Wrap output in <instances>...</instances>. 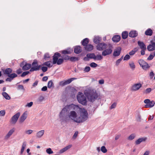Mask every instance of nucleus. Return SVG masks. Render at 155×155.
Listing matches in <instances>:
<instances>
[{
	"mask_svg": "<svg viewBox=\"0 0 155 155\" xmlns=\"http://www.w3.org/2000/svg\"><path fill=\"white\" fill-rule=\"evenodd\" d=\"M84 93L87 99L91 102H94L98 97L96 91L91 87H86Z\"/></svg>",
	"mask_w": 155,
	"mask_h": 155,
	"instance_id": "1",
	"label": "nucleus"
},
{
	"mask_svg": "<svg viewBox=\"0 0 155 155\" xmlns=\"http://www.w3.org/2000/svg\"><path fill=\"white\" fill-rule=\"evenodd\" d=\"M78 107L74 110L78 111L80 113V116L78 117V123L84 122L87 120L88 118V114L86 110L84 108L80 107L78 105H75Z\"/></svg>",
	"mask_w": 155,
	"mask_h": 155,
	"instance_id": "2",
	"label": "nucleus"
},
{
	"mask_svg": "<svg viewBox=\"0 0 155 155\" xmlns=\"http://www.w3.org/2000/svg\"><path fill=\"white\" fill-rule=\"evenodd\" d=\"M78 107L75 106V105L72 104L65 106L64 108L60 112L59 117L61 120L63 121H65V118L67 116V113L68 111L70 110L76 109Z\"/></svg>",
	"mask_w": 155,
	"mask_h": 155,
	"instance_id": "3",
	"label": "nucleus"
},
{
	"mask_svg": "<svg viewBox=\"0 0 155 155\" xmlns=\"http://www.w3.org/2000/svg\"><path fill=\"white\" fill-rule=\"evenodd\" d=\"M77 97L78 101L80 103L84 105L87 104V101L86 97L81 92H79L78 93Z\"/></svg>",
	"mask_w": 155,
	"mask_h": 155,
	"instance_id": "4",
	"label": "nucleus"
},
{
	"mask_svg": "<svg viewBox=\"0 0 155 155\" xmlns=\"http://www.w3.org/2000/svg\"><path fill=\"white\" fill-rule=\"evenodd\" d=\"M60 54L58 53H56L53 56V62L54 64H57L58 65H61L64 62V59L59 58H58L60 56Z\"/></svg>",
	"mask_w": 155,
	"mask_h": 155,
	"instance_id": "5",
	"label": "nucleus"
},
{
	"mask_svg": "<svg viewBox=\"0 0 155 155\" xmlns=\"http://www.w3.org/2000/svg\"><path fill=\"white\" fill-rule=\"evenodd\" d=\"M113 47L112 45L110 44H108L107 46V48L104 49L102 53L103 56H106L109 55L111 54L112 52Z\"/></svg>",
	"mask_w": 155,
	"mask_h": 155,
	"instance_id": "6",
	"label": "nucleus"
},
{
	"mask_svg": "<svg viewBox=\"0 0 155 155\" xmlns=\"http://www.w3.org/2000/svg\"><path fill=\"white\" fill-rule=\"evenodd\" d=\"M68 117L74 122L78 123V117L76 112L74 110L71 111L68 114Z\"/></svg>",
	"mask_w": 155,
	"mask_h": 155,
	"instance_id": "7",
	"label": "nucleus"
},
{
	"mask_svg": "<svg viewBox=\"0 0 155 155\" xmlns=\"http://www.w3.org/2000/svg\"><path fill=\"white\" fill-rule=\"evenodd\" d=\"M144 103L146 104L145 107L146 108H150L153 107L155 104V101L153 100L151 101L149 99H147L144 101Z\"/></svg>",
	"mask_w": 155,
	"mask_h": 155,
	"instance_id": "8",
	"label": "nucleus"
},
{
	"mask_svg": "<svg viewBox=\"0 0 155 155\" xmlns=\"http://www.w3.org/2000/svg\"><path fill=\"white\" fill-rule=\"evenodd\" d=\"M32 67L30 69V71L31 72L37 71L39 70L41 67L40 65H38V62L37 60H34L31 64Z\"/></svg>",
	"mask_w": 155,
	"mask_h": 155,
	"instance_id": "9",
	"label": "nucleus"
},
{
	"mask_svg": "<svg viewBox=\"0 0 155 155\" xmlns=\"http://www.w3.org/2000/svg\"><path fill=\"white\" fill-rule=\"evenodd\" d=\"M138 63L143 70H147L150 67L148 64L143 60H138Z\"/></svg>",
	"mask_w": 155,
	"mask_h": 155,
	"instance_id": "10",
	"label": "nucleus"
},
{
	"mask_svg": "<svg viewBox=\"0 0 155 155\" xmlns=\"http://www.w3.org/2000/svg\"><path fill=\"white\" fill-rule=\"evenodd\" d=\"M20 115V113L19 112H18L12 116L10 120V121L11 124H15L17 122Z\"/></svg>",
	"mask_w": 155,
	"mask_h": 155,
	"instance_id": "11",
	"label": "nucleus"
},
{
	"mask_svg": "<svg viewBox=\"0 0 155 155\" xmlns=\"http://www.w3.org/2000/svg\"><path fill=\"white\" fill-rule=\"evenodd\" d=\"M76 78H73L69 79L66 81H62L59 82V85L60 86L63 87L65 85L69 84L72 81L74 80H76Z\"/></svg>",
	"mask_w": 155,
	"mask_h": 155,
	"instance_id": "12",
	"label": "nucleus"
},
{
	"mask_svg": "<svg viewBox=\"0 0 155 155\" xmlns=\"http://www.w3.org/2000/svg\"><path fill=\"white\" fill-rule=\"evenodd\" d=\"M108 44H106L104 42L99 43L96 46L97 49L99 51H103L104 49L107 48Z\"/></svg>",
	"mask_w": 155,
	"mask_h": 155,
	"instance_id": "13",
	"label": "nucleus"
},
{
	"mask_svg": "<svg viewBox=\"0 0 155 155\" xmlns=\"http://www.w3.org/2000/svg\"><path fill=\"white\" fill-rule=\"evenodd\" d=\"M141 87L142 84L140 83L135 84L131 87V90L132 91H137L139 90Z\"/></svg>",
	"mask_w": 155,
	"mask_h": 155,
	"instance_id": "14",
	"label": "nucleus"
},
{
	"mask_svg": "<svg viewBox=\"0 0 155 155\" xmlns=\"http://www.w3.org/2000/svg\"><path fill=\"white\" fill-rule=\"evenodd\" d=\"M151 43L147 47V49L149 51H151L155 50V42L151 41Z\"/></svg>",
	"mask_w": 155,
	"mask_h": 155,
	"instance_id": "15",
	"label": "nucleus"
},
{
	"mask_svg": "<svg viewBox=\"0 0 155 155\" xmlns=\"http://www.w3.org/2000/svg\"><path fill=\"white\" fill-rule=\"evenodd\" d=\"M95 57V54L94 53L88 54L86 55V57L84 58V60L85 61H88L89 59H94Z\"/></svg>",
	"mask_w": 155,
	"mask_h": 155,
	"instance_id": "16",
	"label": "nucleus"
},
{
	"mask_svg": "<svg viewBox=\"0 0 155 155\" xmlns=\"http://www.w3.org/2000/svg\"><path fill=\"white\" fill-rule=\"evenodd\" d=\"M27 114L26 112L24 113L20 117L19 119V122L20 123H22L27 118Z\"/></svg>",
	"mask_w": 155,
	"mask_h": 155,
	"instance_id": "17",
	"label": "nucleus"
},
{
	"mask_svg": "<svg viewBox=\"0 0 155 155\" xmlns=\"http://www.w3.org/2000/svg\"><path fill=\"white\" fill-rule=\"evenodd\" d=\"M121 48L120 47L116 48L113 53V55L115 57L119 56L121 53Z\"/></svg>",
	"mask_w": 155,
	"mask_h": 155,
	"instance_id": "18",
	"label": "nucleus"
},
{
	"mask_svg": "<svg viewBox=\"0 0 155 155\" xmlns=\"http://www.w3.org/2000/svg\"><path fill=\"white\" fill-rule=\"evenodd\" d=\"M15 129L14 128L10 130L5 136V139L6 140H8L14 133V132L15 131Z\"/></svg>",
	"mask_w": 155,
	"mask_h": 155,
	"instance_id": "19",
	"label": "nucleus"
},
{
	"mask_svg": "<svg viewBox=\"0 0 155 155\" xmlns=\"http://www.w3.org/2000/svg\"><path fill=\"white\" fill-rule=\"evenodd\" d=\"M72 146L71 144L69 145L66 146L65 147L59 150V153L60 154H61L66 151L69 149H70Z\"/></svg>",
	"mask_w": 155,
	"mask_h": 155,
	"instance_id": "20",
	"label": "nucleus"
},
{
	"mask_svg": "<svg viewBox=\"0 0 155 155\" xmlns=\"http://www.w3.org/2000/svg\"><path fill=\"white\" fill-rule=\"evenodd\" d=\"M45 133L44 130H41L38 132L36 134V137L37 138H41L44 134Z\"/></svg>",
	"mask_w": 155,
	"mask_h": 155,
	"instance_id": "21",
	"label": "nucleus"
},
{
	"mask_svg": "<svg viewBox=\"0 0 155 155\" xmlns=\"http://www.w3.org/2000/svg\"><path fill=\"white\" fill-rule=\"evenodd\" d=\"M147 139L146 137H143L137 139L135 142L136 144L138 145L140 144L142 142L145 141Z\"/></svg>",
	"mask_w": 155,
	"mask_h": 155,
	"instance_id": "22",
	"label": "nucleus"
},
{
	"mask_svg": "<svg viewBox=\"0 0 155 155\" xmlns=\"http://www.w3.org/2000/svg\"><path fill=\"white\" fill-rule=\"evenodd\" d=\"M138 35V33L136 31H130L129 34V37L134 38L137 36Z\"/></svg>",
	"mask_w": 155,
	"mask_h": 155,
	"instance_id": "23",
	"label": "nucleus"
},
{
	"mask_svg": "<svg viewBox=\"0 0 155 155\" xmlns=\"http://www.w3.org/2000/svg\"><path fill=\"white\" fill-rule=\"evenodd\" d=\"M138 44L141 49H146V45L143 42L138 41Z\"/></svg>",
	"mask_w": 155,
	"mask_h": 155,
	"instance_id": "24",
	"label": "nucleus"
},
{
	"mask_svg": "<svg viewBox=\"0 0 155 155\" xmlns=\"http://www.w3.org/2000/svg\"><path fill=\"white\" fill-rule=\"evenodd\" d=\"M82 49L81 47L79 46H76L74 48V52L77 54L80 53L81 52Z\"/></svg>",
	"mask_w": 155,
	"mask_h": 155,
	"instance_id": "25",
	"label": "nucleus"
},
{
	"mask_svg": "<svg viewBox=\"0 0 155 155\" xmlns=\"http://www.w3.org/2000/svg\"><path fill=\"white\" fill-rule=\"evenodd\" d=\"M53 64H54L53 62L52 63L51 61H48L43 63L42 65L43 66H46L48 68H51L53 66Z\"/></svg>",
	"mask_w": 155,
	"mask_h": 155,
	"instance_id": "26",
	"label": "nucleus"
},
{
	"mask_svg": "<svg viewBox=\"0 0 155 155\" xmlns=\"http://www.w3.org/2000/svg\"><path fill=\"white\" fill-rule=\"evenodd\" d=\"M120 37L119 35L114 36L112 38V40L114 42H118L120 41Z\"/></svg>",
	"mask_w": 155,
	"mask_h": 155,
	"instance_id": "27",
	"label": "nucleus"
},
{
	"mask_svg": "<svg viewBox=\"0 0 155 155\" xmlns=\"http://www.w3.org/2000/svg\"><path fill=\"white\" fill-rule=\"evenodd\" d=\"M12 70L10 68H7L3 71L4 74L8 75V76L9 74H10L12 72Z\"/></svg>",
	"mask_w": 155,
	"mask_h": 155,
	"instance_id": "28",
	"label": "nucleus"
},
{
	"mask_svg": "<svg viewBox=\"0 0 155 155\" xmlns=\"http://www.w3.org/2000/svg\"><path fill=\"white\" fill-rule=\"evenodd\" d=\"M31 65L30 64H25L23 67L22 69L24 70H27L29 69L31 67Z\"/></svg>",
	"mask_w": 155,
	"mask_h": 155,
	"instance_id": "29",
	"label": "nucleus"
},
{
	"mask_svg": "<svg viewBox=\"0 0 155 155\" xmlns=\"http://www.w3.org/2000/svg\"><path fill=\"white\" fill-rule=\"evenodd\" d=\"M84 48L87 51H91L93 49V46L91 44H89L86 46Z\"/></svg>",
	"mask_w": 155,
	"mask_h": 155,
	"instance_id": "30",
	"label": "nucleus"
},
{
	"mask_svg": "<svg viewBox=\"0 0 155 155\" xmlns=\"http://www.w3.org/2000/svg\"><path fill=\"white\" fill-rule=\"evenodd\" d=\"M101 40V38L100 37H99V36H95L94 38V42L96 44L99 43Z\"/></svg>",
	"mask_w": 155,
	"mask_h": 155,
	"instance_id": "31",
	"label": "nucleus"
},
{
	"mask_svg": "<svg viewBox=\"0 0 155 155\" xmlns=\"http://www.w3.org/2000/svg\"><path fill=\"white\" fill-rule=\"evenodd\" d=\"M45 97L42 95L39 96L37 99V101L39 103H41L45 100Z\"/></svg>",
	"mask_w": 155,
	"mask_h": 155,
	"instance_id": "32",
	"label": "nucleus"
},
{
	"mask_svg": "<svg viewBox=\"0 0 155 155\" xmlns=\"http://www.w3.org/2000/svg\"><path fill=\"white\" fill-rule=\"evenodd\" d=\"M153 33V31L150 28L147 30L145 32V34L146 35L151 36L152 35Z\"/></svg>",
	"mask_w": 155,
	"mask_h": 155,
	"instance_id": "33",
	"label": "nucleus"
},
{
	"mask_svg": "<svg viewBox=\"0 0 155 155\" xmlns=\"http://www.w3.org/2000/svg\"><path fill=\"white\" fill-rule=\"evenodd\" d=\"M128 36V32L127 31H124L122 33V37L123 39H126Z\"/></svg>",
	"mask_w": 155,
	"mask_h": 155,
	"instance_id": "34",
	"label": "nucleus"
},
{
	"mask_svg": "<svg viewBox=\"0 0 155 155\" xmlns=\"http://www.w3.org/2000/svg\"><path fill=\"white\" fill-rule=\"evenodd\" d=\"M3 96L7 100H10L11 98L10 97L8 94L5 92H3L2 93Z\"/></svg>",
	"mask_w": 155,
	"mask_h": 155,
	"instance_id": "35",
	"label": "nucleus"
},
{
	"mask_svg": "<svg viewBox=\"0 0 155 155\" xmlns=\"http://www.w3.org/2000/svg\"><path fill=\"white\" fill-rule=\"evenodd\" d=\"M89 42V39L87 38H85L82 41V45L84 46H86L87 45V44Z\"/></svg>",
	"mask_w": 155,
	"mask_h": 155,
	"instance_id": "36",
	"label": "nucleus"
},
{
	"mask_svg": "<svg viewBox=\"0 0 155 155\" xmlns=\"http://www.w3.org/2000/svg\"><path fill=\"white\" fill-rule=\"evenodd\" d=\"M103 58V57L101 55H97V56L95 55L94 60H101Z\"/></svg>",
	"mask_w": 155,
	"mask_h": 155,
	"instance_id": "37",
	"label": "nucleus"
},
{
	"mask_svg": "<svg viewBox=\"0 0 155 155\" xmlns=\"http://www.w3.org/2000/svg\"><path fill=\"white\" fill-rule=\"evenodd\" d=\"M129 65L130 68L132 70H134L135 68V65L134 63L131 62L129 63Z\"/></svg>",
	"mask_w": 155,
	"mask_h": 155,
	"instance_id": "38",
	"label": "nucleus"
},
{
	"mask_svg": "<svg viewBox=\"0 0 155 155\" xmlns=\"http://www.w3.org/2000/svg\"><path fill=\"white\" fill-rule=\"evenodd\" d=\"M54 84L53 83L51 80L49 81L48 84V87L49 88H50L52 87L53 86Z\"/></svg>",
	"mask_w": 155,
	"mask_h": 155,
	"instance_id": "39",
	"label": "nucleus"
},
{
	"mask_svg": "<svg viewBox=\"0 0 155 155\" xmlns=\"http://www.w3.org/2000/svg\"><path fill=\"white\" fill-rule=\"evenodd\" d=\"M17 75L15 73H12L11 74H9L8 75V77L11 78H12V79L16 77H17Z\"/></svg>",
	"mask_w": 155,
	"mask_h": 155,
	"instance_id": "40",
	"label": "nucleus"
},
{
	"mask_svg": "<svg viewBox=\"0 0 155 155\" xmlns=\"http://www.w3.org/2000/svg\"><path fill=\"white\" fill-rule=\"evenodd\" d=\"M50 58V56L49 55V54L47 53H45L44 57V59L45 60H48V59Z\"/></svg>",
	"mask_w": 155,
	"mask_h": 155,
	"instance_id": "41",
	"label": "nucleus"
},
{
	"mask_svg": "<svg viewBox=\"0 0 155 155\" xmlns=\"http://www.w3.org/2000/svg\"><path fill=\"white\" fill-rule=\"evenodd\" d=\"M135 137V134H131L128 138L127 139L129 140H133Z\"/></svg>",
	"mask_w": 155,
	"mask_h": 155,
	"instance_id": "42",
	"label": "nucleus"
},
{
	"mask_svg": "<svg viewBox=\"0 0 155 155\" xmlns=\"http://www.w3.org/2000/svg\"><path fill=\"white\" fill-rule=\"evenodd\" d=\"M46 152L48 154H52L53 153V151L50 148L47 149L46 150Z\"/></svg>",
	"mask_w": 155,
	"mask_h": 155,
	"instance_id": "43",
	"label": "nucleus"
},
{
	"mask_svg": "<svg viewBox=\"0 0 155 155\" xmlns=\"http://www.w3.org/2000/svg\"><path fill=\"white\" fill-rule=\"evenodd\" d=\"M101 150L104 153H106L107 151V150L104 146H103L101 147Z\"/></svg>",
	"mask_w": 155,
	"mask_h": 155,
	"instance_id": "44",
	"label": "nucleus"
},
{
	"mask_svg": "<svg viewBox=\"0 0 155 155\" xmlns=\"http://www.w3.org/2000/svg\"><path fill=\"white\" fill-rule=\"evenodd\" d=\"M70 60L71 61H78V58L76 57H72L70 58Z\"/></svg>",
	"mask_w": 155,
	"mask_h": 155,
	"instance_id": "45",
	"label": "nucleus"
},
{
	"mask_svg": "<svg viewBox=\"0 0 155 155\" xmlns=\"http://www.w3.org/2000/svg\"><path fill=\"white\" fill-rule=\"evenodd\" d=\"M33 132V130H25V133L26 134L30 135Z\"/></svg>",
	"mask_w": 155,
	"mask_h": 155,
	"instance_id": "46",
	"label": "nucleus"
},
{
	"mask_svg": "<svg viewBox=\"0 0 155 155\" xmlns=\"http://www.w3.org/2000/svg\"><path fill=\"white\" fill-rule=\"evenodd\" d=\"M151 91L152 89L151 88H147L145 90L144 93L145 94H148L151 92Z\"/></svg>",
	"mask_w": 155,
	"mask_h": 155,
	"instance_id": "47",
	"label": "nucleus"
},
{
	"mask_svg": "<svg viewBox=\"0 0 155 155\" xmlns=\"http://www.w3.org/2000/svg\"><path fill=\"white\" fill-rule=\"evenodd\" d=\"M123 58V56H122L120 59H118L116 61V64L117 66H118L119 64L121 62Z\"/></svg>",
	"mask_w": 155,
	"mask_h": 155,
	"instance_id": "48",
	"label": "nucleus"
},
{
	"mask_svg": "<svg viewBox=\"0 0 155 155\" xmlns=\"http://www.w3.org/2000/svg\"><path fill=\"white\" fill-rule=\"evenodd\" d=\"M155 56V54H150L147 58V59L149 60H150L153 58Z\"/></svg>",
	"mask_w": 155,
	"mask_h": 155,
	"instance_id": "49",
	"label": "nucleus"
},
{
	"mask_svg": "<svg viewBox=\"0 0 155 155\" xmlns=\"http://www.w3.org/2000/svg\"><path fill=\"white\" fill-rule=\"evenodd\" d=\"M130 58V56L129 55L127 54H126L124 58V60L125 61H127L129 60Z\"/></svg>",
	"mask_w": 155,
	"mask_h": 155,
	"instance_id": "50",
	"label": "nucleus"
},
{
	"mask_svg": "<svg viewBox=\"0 0 155 155\" xmlns=\"http://www.w3.org/2000/svg\"><path fill=\"white\" fill-rule=\"evenodd\" d=\"M29 73V71H26L23 72L22 74L21 75V77H24L26 75H27Z\"/></svg>",
	"mask_w": 155,
	"mask_h": 155,
	"instance_id": "51",
	"label": "nucleus"
},
{
	"mask_svg": "<svg viewBox=\"0 0 155 155\" xmlns=\"http://www.w3.org/2000/svg\"><path fill=\"white\" fill-rule=\"evenodd\" d=\"M62 53L64 54H70L71 53V52L70 51L63 50L62 51Z\"/></svg>",
	"mask_w": 155,
	"mask_h": 155,
	"instance_id": "52",
	"label": "nucleus"
},
{
	"mask_svg": "<svg viewBox=\"0 0 155 155\" xmlns=\"http://www.w3.org/2000/svg\"><path fill=\"white\" fill-rule=\"evenodd\" d=\"M90 66L91 67L95 68L97 66V64L94 62H92L90 64Z\"/></svg>",
	"mask_w": 155,
	"mask_h": 155,
	"instance_id": "53",
	"label": "nucleus"
},
{
	"mask_svg": "<svg viewBox=\"0 0 155 155\" xmlns=\"http://www.w3.org/2000/svg\"><path fill=\"white\" fill-rule=\"evenodd\" d=\"M137 51V50H136V49L134 50H133L131 51L129 53V55H133Z\"/></svg>",
	"mask_w": 155,
	"mask_h": 155,
	"instance_id": "54",
	"label": "nucleus"
},
{
	"mask_svg": "<svg viewBox=\"0 0 155 155\" xmlns=\"http://www.w3.org/2000/svg\"><path fill=\"white\" fill-rule=\"evenodd\" d=\"M17 89L18 90H24V87L22 85H18L17 86Z\"/></svg>",
	"mask_w": 155,
	"mask_h": 155,
	"instance_id": "55",
	"label": "nucleus"
},
{
	"mask_svg": "<svg viewBox=\"0 0 155 155\" xmlns=\"http://www.w3.org/2000/svg\"><path fill=\"white\" fill-rule=\"evenodd\" d=\"M91 68L90 67H86L84 69V71L86 72H88L90 71Z\"/></svg>",
	"mask_w": 155,
	"mask_h": 155,
	"instance_id": "56",
	"label": "nucleus"
},
{
	"mask_svg": "<svg viewBox=\"0 0 155 155\" xmlns=\"http://www.w3.org/2000/svg\"><path fill=\"white\" fill-rule=\"evenodd\" d=\"M154 76V74L153 71H151L150 73L149 76L150 77V79H152Z\"/></svg>",
	"mask_w": 155,
	"mask_h": 155,
	"instance_id": "57",
	"label": "nucleus"
},
{
	"mask_svg": "<svg viewBox=\"0 0 155 155\" xmlns=\"http://www.w3.org/2000/svg\"><path fill=\"white\" fill-rule=\"evenodd\" d=\"M5 110H2L0 111V116H4L5 114Z\"/></svg>",
	"mask_w": 155,
	"mask_h": 155,
	"instance_id": "58",
	"label": "nucleus"
},
{
	"mask_svg": "<svg viewBox=\"0 0 155 155\" xmlns=\"http://www.w3.org/2000/svg\"><path fill=\"white\" fill-rule=\"evenodd\" d=\"M117 105V103H114L110 106V109H111L115 108Z\"/></svg>",
	"mask_w": 155,
	"mask_h": 155,
	"instance_id": "59",
	"label": "nucleus"
},
{
	"mask_svg": "<svg viewBox=\"0 0 155 155\" xmlns=\"http://www.w3.org/2000/svg\"><path fill=\"white\" fill-rule=\"evenodd\" d=\"M41 70L43 72H46L48 70V68L46 67L43 66L41 68Z\"/></svg>",
	"mask_w": 155,
	"mask_h": 155,
	"instance_id": "60",
	"label": "nucleus"
},
{
	"mask_svg": "<svg viewBox=\"0 0 155 155\" xmlns=\"http://www.w3.org/2000/svg\"><path fill=\"white\" fill-rule=\"evenodd\" d=\"M33 103L32 102H31L30 103H28L26 105V107H31L33 105Z\"/></svg>",
	"mask_w": 155,
	"mask_h": 155,
	"instance_id": "61",
	"label": "nucleus"
},
{
	"mask_svg": "<svg viewBox=\"0 0 155 155\" xmlns=\"http://www.w3.org/2000/svg\"><path fill=\"white\" fill-rule=\"evenodd\" d=\"M78 131H76L75 132L74 135L73 136V137L74 138H75L78 136Z\"/></svg>",
	"mask_w": 155,
	"mask_h": 155,
	"instance_id": "62",
	"label": "nucleus"
},
{
	"mask_svg": "<svg viewBox=\"0 0 155 155\" xmlns=\"http://www.w3.org/2000/svg\"><path fill=\"white\" fill-rule=\"evenodd\" d=\"M22 72V70L21 69H19L17 70L16 72L18 74H19L21 73Z\"/></svg>",
	"mask_w": 155,
	"mask_h": 155,
	"instance_id": "63",
	"label": "nucleus"
},
{
	"mask_svg": "<svg viewBox=\"0 0 155 155\" xmlns=\"http://www.w3.org/2000/svg\"><path fill=\"white\" fill-rule=\"evenodd\" d=\"M99 83L101 84H103L104 83V80L103 79H101L99 81Z\"/></svg>",
	"mask_w": 155,
	"mask_h": 155,
	"instance_id": "64",
	"label": "nucleus"
}]
</instances>
